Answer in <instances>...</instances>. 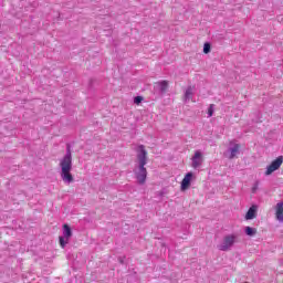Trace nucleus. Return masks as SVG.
<instances>
[{
  "mask_svg": "<svg viewBox=\"0 0 283 283\" xmlns=\"http://www.w3.org/2000/svg\"><path fill=\"white\" fill-rule=\"evenodd\" d=\"M135 151L137 154V164L134 168L135 178L138 185H145L147 181V168H145V165H147L149 160L147 149H145V145H139Z\"/></svg>",
  "mask_w": 283,
  "mask_h": 283,
  "instance_id": "1",
  "label": "nucleus"
},
{
  "mask_svg": "<svg viewBox=\"0 0 283 283\" xmlns=\"http://www.w3.org/2000/svg\"><path fill=\"white\" fill-rule=\"evenodd\" d=\"M60 176L65 185H72L74 182V176L72 175V148L70 144L66 145V154L64 158L60 159Z\"/></svg>",
  "mask_w": 283,
  "mask_h": 283,
  "instance_id": "2",
  "label": "nucleus"
},
{
  "mask_svg": "<svg viewBox=\"0 0 283 283\" xmlns=\"http://www.w3.org/2000/svg\"><path fill=\"white\" fill-rule=\"evenodd\" d=\"M235 242H238V234H228L223 238L222 242L217 245V249H219V251H231Z\"/></svg>",
  "mask_w": 283,
  "mask_h": 283,
  "instance_id": "3",
  "label": "nucleus"
},
{
  "mask_svg": "<svg viewBox=\"0 0 283 283\" xmlns=\"http://www.w3.org/2000/svg\"><path fill=\"white\" fill-rule=\"evenodd\" d=\"M70 238H72V228H70V226L65 223L63 226V235L59 238L62 249H65V247H67Z\"/></svg>",
  "mask_w": 283,
  "mask_h": 283,
  "instance_id": "4",
  "label": "nucleus"
},
{
  "mask_svg": "<svg viewBox=\"0 0 283 283\" xmlns=\"http://www.w3.org/2000/svg\"><path fill=\"white\" fill-rule=\"evenodd\" d=\"M282 163H283V156H280L275 160H273L271 163V165L268 166L265 176H271V174H273V171H277V169H280V167H282Z\"/></svg>",
  "mask_w": 283,
  "mask_h": 283,
  "instance_id": "5",
  "label": "nucleus"
},
{
  "mask_svg": "<svg viewBox=\"0 0 283 283\" xmlns=\"http://www.w3.org/2000/svg\"><path fill=\"white\" fill-rule=\"evenodd\" d=\"M240 154V145L234 144L232 147L228 149V153L224 154L226 158H229V160H233L235 156Z\"/></svg>",
  "mask_w": 283,
  "mask_h": 283,
  "instance_id": "6",
  "label": "nucleus"
},
{
  "mask_svg": "<svg viewBox=\"0 0 283 283\" xmlns=\"http://www.w3.org/2000/svg\"><path fill=\"white\" fill-rule=\"evenodd\" d=\"M192 160V168L193 169H198V167H200L202 165V153H200V150H197L195 153V156L191 158Z\"/></svg>",
  "mask_w": 283,
  "mask_h": 283,
  "instance_id": "7",
  "label": "nucleus"
},
{
  "mask_svg": "<svg viewBox=\"0 0 283 283\" xmlns=\"http://www.w3.org/2000/svg\"><path fill=\"white\" fill-rule=\"evenodd\" d=\"M193 178V172L186 174L185 178L181 181V189L185 191V189H189V186L191 185V179Z\"/></svg>",
  "mask_w": 283,
  "mask_h": 283,
  "instance_id": "8",
  "label": "nucleus"
},
{
  "mask_svg": "<svg viewBox=\"0 0 283 283\" xmlns=\"http://www.w3.org/2000/svg\"><path fill=\"white\" fill-rule=\"evenodd\" d=\"M275 216H276V220L279 222H283V201H280L279 203H276L275 206Z\"/></svg>",
  "mask_w": 283,
  "mask_h": 283,
  "instance_id": "9",
  "label": "nucleus"
},
{
  "mask_svg": "<svg viewBox=\"0 0 283 283\" xmlns=\"http://www.w3.org/2000/svg\"><path fill=\"white\" fill-rule=\"evenodd\" d=\"M258 216V206H252L249 208L248 212L245 213V220H253Z\"/></svg>",
  "mask_w": 283,
  "mask_h": 283,
  "instance_id": "10",
  "label": "nucleus"
},
{
  "mask_svg": "<svg viewBox=\"0 0 283 283\" xmlns=\"http://www.w3.org/2000/svg\"><path fill=\"white\" fill-rule=\"evenodd\" d=\"M156 85H158L159 92L161 94H165V92H167V90L169 87V82L164 80V81L157 82Z\"/></svg>",
  "mask_w": 283,
  "mask_h": 283,
  "instance_id": "11",
  "label": "nucleus"
},
{
  "mask_svg": "<svg viewBox=\"0 0 283 283\" xmlns=\"http://www.w3.org/2000/svg\"><path fill=\"white\" fill-rule=\"evenodd\" d=\"M191 96H193V87L188 86L184 95L185 103H189V101H191Z\"/></svg>",
  "mask_w": 283,
  "mask_h": 283,
  "instance_id": "12",
  "label": "nucleus"
},
{
  "mask_svg": "<svg viewBox=\"0 0 283 283\" xmlns=\"http://www.w3.org/2000/svg\"><path fill=\"white\" fill-rule=\"evenodd\" d=\"M258 233V230L255 228L245 227V234L250 235V238H253Z\"/></svg>",
  "mask_w": 283,
  "mask_h": 283,
  "instance_id": "13",
  "label": "nucleus"
},
{
  "mask_svg": "<svg viewBox=\"0 0 283 283\" xmlns=\"http://www.w3.org/2000/svg\"><path fill=\"white\" fill-rule=\"evenodd\" d=\"M209 52H211V44L209 42H206L203 44V53L209 54Z\"/></svg>",
  "mask_w": 283,
  "mask_h": 283,
  "instance_id": "14",
  "label": "nucleus"
},
{
  "mask_svg": "<svg viewBox=\"0 0 283 283\" xmlns=\"http://www.w3.org/2000/svg\"><path fill=\"white\" fill-rule=\"evenodd\" d=\"M213 107H216V105L210 104V106L208 108V118H211V116H213V112H214Z\"/></svg>",
  "mask_w": 283,
  "mask_h": 283,
  "instance_id": "15",
  "label": "nucleus"
},
{
  "mask_svg": "<svg viewBox=\"0 0 283 283\" xmlns=\"http://www.w3.org/2000/svg\"><path fill=\"white\" fill-rule=\"evenodd\" d=\"M134 103H135V105H140V103H143V96H136L134 98Z\"/></svg>",
  "mask_w": 283,
  "mask_h": 283,
  "instance_id": "16",
  "label": "nucleus"
},
{
  "mask_svg": "<svg viewBox=\"0 0 283 283\" xmlns=\"http://www.w3.org/2000/svg\"><path fill=\"white\" fill-rule=\"evenodd\" d=\"M259 187H260V181H255L253 187H252V193H255V191H258Z\"/></svg>",
  "mask_w": 283,
  "mask_h": 283,
  "instance_id": "17",
  "label": "nucleus"
}]
</instances>
